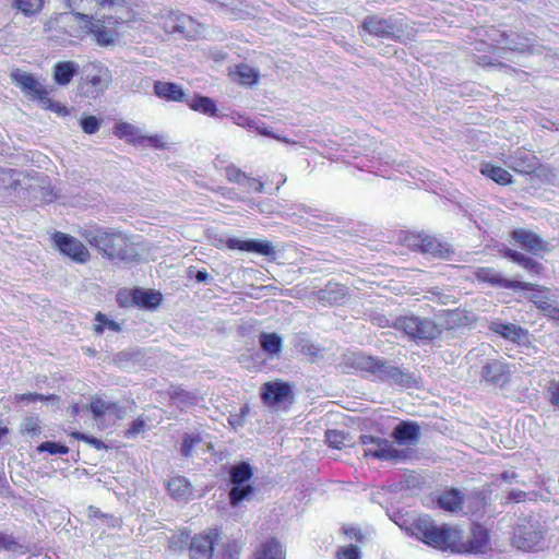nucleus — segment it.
<instances>
[{"mask_svg":"<svg viewBox=\"0 0 559 559\" xmlns=\"http://www.w3.org/2000/svg\"><path fill=\"white\" fill-rule=\"evenodd\" d=\"M409 531L430 547L443 551H461V531L448 524L438 525L429 515L418 516L411 524Z\"/></svg>","mask_w":559,"mask_h":559,"instance_id":"1","label":"nucleus"},{"mask_svg":"<svg viewBox=\"0 0 559 559\" xmlns=\"http://www.w3.org/2000/svg\"><path fill=\"white\" fill-rule=\"evenodd\" d=\"M80 235L92 247L110 259L124 260L130 257L128 238L119 231L99 226H86L80 230Z\"/></svg>","mask_w":559,"mask_h":559,"instance_id":"2","label":"nucleus"},{"mask_svg":"<svg viewBox=\"0 0 559 559\" xmlns=\"http://www.w3.org/2000/svg\"><path fill=\"white\" fill-rule=\"evenodd\" d=\"M355 369L368 372L373 379L382 382H392L399 385H408L412 377L397 366L388 362L382 358H376L364 354H354L348 358Z\"/></svg>","mask_w":559,"mask_h":559,"instance_id":"3","label":"nucleus"},{"mask_svg":"<svg viewBox=\"0 0 559 559\" xmlns=\"http://www.w3.org/2000/svg\"><path fill=\"white\" fill-rule=\"evenodd\" d=\"M158 25L168 34H178L182 38L197 39L202 34V24L192 16L174 10H163Z\"/></svg>","mask_w":559,"mask_h":559,"instance_id":"4","label":"nucleus"},{"mask_svg":"<svg viewBox=\"0 0 559 559\" xmlns=\"http://www.w3.org/2000/svg\"><path fill=\"white\" fill-rule=\"evenodd\" d=\"M393 328L417 341H430L440 334V329L433 320L415 316H402L393 320Z\"/></svg>","mask_w":559,"mask_h":559,"instance_id":"5","label":"nucleus"},{"mask_svg":"<svg viewBox=\"0 0 559 559\" xmlns=\"http://www.w3.org/2000/svg\"><path fill=\"white\" fill-rule=\"evenodd\" d=\"M360 443L364 447V457H372L380 461L401 462L408 457V451L397 449L391 441L380 437L361 435Z\"/></svg>","mask_w":559,"mask_h":559,"instance_id":"6","label":"nucleus"},{"mask_svg":"<svg viewBox=\"0 0 559 559\" xmlns=\"http://www.w3.org/2000/svg\"><path fill=\"white\" fill-rule=\"evenodd\" d=\"M545 527L537 520H524L514 530L513 544L516 548L531 551L543 548Z\"/></svg>","mask_w":559,"mask_h":559,"instance_id":"7","label":"nucleus"},{"mask_svg":"<svg viewBox=\"0 0 559 559\" xmlns=\"http://www.w3.org/2000/svg\"><path fill=\"white\" fill-rule=\"evenodd\" d=\"M253 475L249 463L240 462L229 469L230 483L229 500L233 507L238 506L243 500H249L253 493V487L246 484Z\"/></svg>","mask_w":559,"mask_h":559,"instance_id":"8","label":"nucleus"},{"mask_svg":"<svg viewBox=\"0 0 559 559\" xmlns=\"http://www.w3.org/2000/svg\"><path fill=\"white\" fill-rule=\"evenodd\" d=\"M403 243L414 251L432 258L450 259L453 252L448 243H442L437 238L425 234L407 233L403 237Z\"/></svg>","mask_w":559,"mask_h":559,"instance_id":"9","label":"nucleus"},{"mask_svg":"<svg viewBox=\"0 0 559 559\" xmlns=\"http://www.w3.org/2000/svg\"><path fill=\"white\" fill-rule=\"evenodd\" d=\"M365 33L386 39H397L402 35V25L393 17L377 14L367 15L360 25Z\"/></svg>","mask_w":559,"mask_h":559,"instance_id":"10","label":"nucleus"},{"mask_svg":"<svg viewBox=\"0 0 559 559\" xmlns=\"http://www.w3.org/2000/svg\"><path fill=\"white\" fill-rule=\"evenodd\" d=\"M263 403L273 408H281L293 401V391L288 383L281 381L266 382L261 386Z\"/></svg>","mask_w":559,"mask_h":559,"instance_id":"11","label":"nucleus"},{"mask_svg":"<svg viewBox=\"0 0 559 559\" xmlns=\"http://www.w3.org/2000/svg\"><path fill=\"white\" fill-rule=\"evenodd\" d=\"M53 242L63 254L79 263H85L90 259V252L86 247L70 235L56 233L53 235Z\"/></svg>","mask_w":559,"mask_h":559,"instance_id":"12","label":"nucleus"},{"mask_svg":"<svg viewBox=\"0 0 559 559\" xmlns=\"http://www.w3.org/2000/svg\"><path fill=\"white\" fill-rule=\"evenodd\" d=\"M217 538L218 533L216 530H211L206 534L195 535L189 547L190 559H212Z\"/></svg>","mask_w":559,"mask_h":559,"instance_id":"13","label":"nucleus"},{"mask_svg":"<svg viewBox=\"0 0 559 559\" xmlns=\"http://www.w3.org/2000/svg\"><path fill=\"white\" fill-rule=\"evenodd\" d=\"M476 277L481 282H487L491 285L507 289H533L535 287L532 283L506 278L498 271L491 267L478 269Z\"/></svg>","mask_w":559,"mask_h":559,"instance_id":"14","label":"nucleus"},{"mask_svg":"<svg viewBox=\"0 0 559 559\" xmlns=\"http://www.w3.org/2000/svg\"><path fill=\"white\" fill-rule=\"evenodd\" d=\"M511 235L512 239L518 245L533 254H538L540 252L550 250L549 243L531 230L518 228L514 229Z\"/></svg>","mask_w":559,"mask_h":559,"instance_id":"15","label":"nucleus"},{"mask_svg":"<svg viewBox=\"0 0 559 559\" xmlns=\"http://www.w3.org/2000/svg\"><path fill=\"white\" fill-rule=\"evenodd\" d=\"M504 163L519 174H532L539 165L538 158L532 152L522 148L510 154Z\"/></svg>","mask_w":559,"mask_h":559,"instance_id":"16","label":"nucleus"},{"mask_svg":"<svg viewBox=\"0 0 559 559\" xmlns=\"http://www.w3.org/2000/svg\"><path fill=\"white\" fill-rule=\"evenodd\" d=\"M13 81L21 87V90L32 99L40 103L46 95L49 94L48 90L40 84V82L32 74L26 72H15L12 74Z\"/></svg>","mask_w":559,"mask_h":559,"instance_id":"17","label":"nucleus"},{"mask_svg":"<svg viewBox=\"0 0 559 559\" xmlns=\"http://www.w3.org/2000/svg\"><path fill=\"white\" fill-rule=\"evenodd\" d=\"M72 13L84 22L92 19V11L97 8L114 7L118 0H66Z\"/></svg>","mask_w":559,"mask_h":559,"instance_id":"18","label":"nucleus"},{"mask_svg":"<svg viewBox=\"0 0 559 559\" xmlns=\"http://www.w3.org/2000/svg\"><path fill=\"white\" fill-rule=\"evenodd\" d=\"M391 436L401 445H414L419 441L420 426L415 421H401Z\"/></svg>","mask_w":559,"mask_h":559,"instance_id":"19","label":"nucleus"},{"mask_svg":"<svg viewBox=\"0 0 559 559\" xmlns=\"http://www.w3.org/2000/svg\"><path fill=\"white\" fill-rule=\"evenodd\" d=\"M490 331L501 335L503 338L514 343H522L527 338V332L513 323H506L500 320H495L489 325Z\"/></svg>","mask_w":559,"mask_h":559,"instance_id":"20","label":"nucleus"},{"mask_svg":"<svg viewBox=\"0 0 559 559\" xmlns=\"http://www.w3.org/2000/svg\"><path fill=\"white\" fill-rule=\"evenodd\" d=\"M229 249H238L241 251L257 252L263 255L274 253V248L269 241L241 240L238 238H229L226 242Z\"/></svg>","mask_w":559,"mask_h":559,"instance_id":"21","label":"nucleus"},{"mask_svg":"<svg viewBox=\"0 0 559 559\" xmlns=\"http://www.w3.org/2000/svg\"><path fill=\"white\" fill-rule=\"evenodd\" d=\"M535 287L530 289L532 294L528 296L530 301H532L536 307L542 310L546 316L551 319L559 318V308L555 305V302L545 294V290L542 289L540 286L533 284Z\"/></svg>","mask_w":559,"mask_h":559,"instance_id":"22","label":"nucleus"},{"mask_svg":"<svg viewBox=\"0 0 559 559\" xmlns=\"http://www.w3.org/2000/svg\"><path fill=\"white\" fill-rule=\"evenodd\" d=\"M464 503V493L456 489L450 488L441 492L437 498V504L447 512H457L462 510Z\"/></svg>","mask_w":559,"mask_h":559,"instance_id":"23","label":"nucleus"},{"mask_svg":"<svg viewBox=\"0 0 559 559\" xmlns=\"http://www.w3.org/2000/svg\"><path fill=\"white\" fill-rule=\"evenodd\" d=\"M461 548L473 554H485L489 549L488 532L480 525H474L472 528V536L467 545L461 543Z\"/></svg>","mask_w":559,"mask_h":559,"instance_id":"24","label":"nucleus"},{"mask_svg":"<svg viewBox=\"0 0 559 559\" xmlns=\"http://www.w3.org/2000/svg\"><path fill=\"white\" fill-rule=\"evenodd\" d=\"M80 66L75 61H60L53 66V81L61 86L68 85L79 73Z\"/></svg>","mask_w":559,"mask_h":559,"instance_id":"25","label":"nucleus"},{"mask_svg":"<svg viewBox=\"0 0 559 559\" xmlns=\"http://www.w3.org/2000/svg\"><path fill=\"white\" fill-rule=\"evenodd\" d=\"M154 92L158 97L165 98L167 100H173V102H183V100L186 102L187 100V99H185V93H183L182 88L178 84H175V83L157 81L154 84Z\"/></svg>","mask_w":559,"mask_h":559,"instance_id":"26","label":"nucleus"},{"mask_svg":"<svg viewBox=\"0 0 559 559\" xmlns=\"http://www.w3.org/2000/svg\"><path fill=\"white\" fill-rule=\"evenodd\" d=\"M508 372L507 365L500 360H489L483 366L481 376L490 383L503 381Z\"/></svg>","mask_w":559,"mask_h":559,"instance_id":"27","label":"nucleus"},{"mask_svg":"<svg viewBox=\"0 0 559 559\" xmlns=\"http://www.w3.org/2000/svg\"><path fill=\"white\" fill-rule=\"evenodd\" d=\"M253 559H285V551L278 540L271 538L261 544Z\"/></svg>","mask_w":559,"mask_h":559,"instance_id":"28","label":"nucleus"},{"mask_svg":"<svg viewBox=\"0 0 559 559\" xmlns=\"http://www.w3.org/2000/svg\"><path fill=\"white\" fill-rule=\"evenodd\" d=\"M259 344L261 349L273 358L278 356L282 352L283 340L276 333L262 332L259 335Z\"/></svg>","mask_w":559,"mask_h":559,"instance_id":"29","label":"nucleus"},{"mask_svg":"<svg viewBox=\"0 0 559 559\" xmlns=\"http://www.w3.org/2000/svg\"><path fill=\"white\" fill-rule=\"evenodd\" d=\"M168 491L170 496L175 499L187 500L192 495L191 485L187 478L182 476H176L169 479L168 481Z\"/></svg>","mask_w":559,"mask_h":559,"instance_id":"30","label":"nucleus"},{"mask_svg":"<svg viewBox=\"0 0 559 559\" xmlns=\"http://www.w3.org/2000/svg\"><path fill=\"white\" fill-rule=\"evenodd\" d=\"M233 80L242 85H252L258 82L259 71L246 63L236 66L230 72Z\"/></svg>","mask_w":559,"mask_h":559,"instance_id":"31","label":"nucleus"},{"mask_svg":"<svg viewBox=\"0 0 559 559\" xmlns=\"http://www.w3.org/2000/svg\"><path fill=\"white\" fill-rule=\"evenodd\" d=\"M186 103L192 110L199 111L203 115L215 117L217 114L216 104L210 97L195 95L192 98L187 99Z\"/></svg>","mask_w":559,"mask_h":559,"instance_id":"32","label":"nucleus"},{"mask_svg":"<svg viewBox=\"0 0 559 559\" xmlns=\"http://www.w3.org/2000/svg\"><path fill=\"white\" fill-rule=\"evenodd\" d=\"M170 401L180 408H188L199 403V396L197 393L177 388L170 393Z\"/></svg>","mask_w":559,"mask_h":559,"instance_id":"33","label":"nucleus"},{"mask_svg":"<svg viewBox=\"0 0 559 559\" xmlns=\"http://www.w3.org/2000/svg\"><path fill=\"white\" fill-rule=\"evenodd\" d=\"M133 302L144 308H154L162 301V295L153 290L135 289L132 294Z\"/></svg>","mask_w":559,"mask_h":559,"instance_id":"34","label":"nucleus"},{"mask_svg":"<svg viewBox=\"0 0 559 559\" xmlns=\"http://www.w3.org/2000/svg\"><path fill=\"white\" fill-rule=\"evenodd\" d=\"M93 68L97 71L95 74H87V83L94 86L96 91L106 90L111 81L109 70L99 64H93Z\"/></svg>","mask_w":559,"mask_h":559,"instance_id":"35","label":"nucleus"},{"mask_svg":"<svg viewBox=\"0 0 559 559\" xmlns=\"http://www.w3.org/2000/svg\"><path fill=\"white\" fill-rule=\"evenodd\" d=\"M480 173L499 185H508L512 179V176L508 170L492 164H484L480 168Z\"/></svg>","mask_w":559,"mask_h":559,"instance_id":"36","label":"nucleus"},{"mask_svg":"<svg viewBox=\"0 0 559 559\" xmlns=\"http://www.w3.org/2000/svg\"><path fill=\"white\" fill-rule=\"evenodd\" d=\"M346 296V287L336 283H329L320 290V299L329 302H340Z\"/></svg>","mask_w":559,"mask_h":559,"instance_id":"37","label":"nucleus"},{"mask_svg":"<svg viewBox=\"0 0 559 559\" xmlns=\"http://www.w3.org/2000/svg\"><path fill=\"white\" fill-rule=\"evenodd\" d=\"M85 27L95 35L97 44L107 46L114 43L112 33L98 23L93 22V17L85 21Z\"/></svg>","mask_w":559,"mask_h":559,"instance_id":"38","label":"nucleus"},{"mask_svg":"<svg viewBox=\"0 0 559 559\" xmlns=\"http://www.w3.org/2000/svg\"><path fill=\"white\" fill-rule=\"evenodd\" d=\"M115 134L119 138H126L134 144H140L141 136L139 130L130 123H119L115 127Z\"/></svg>","mask_w":559,"mask_h":559,"instance_id":"39","label":"nucleus"},{"mask_svg":"<svg viewBox=\"0 0 559 559\" xmlns=\"http://www.w3.org/2000/svg\"><path fill=\"white\" fill-rule=\"evenodd\" d=\"M520 266H522L524 270H526L532 275H543L545 267L542 263L538 261L525 255L524 253L520 258L519 262L516 263Z\"/></svg>","mask_w":559,"mask_h":559,"instance_id":"40","label":"nucleus"},{"mask_svg":"<svg viewBox=\"0 0 559 559\" xmlns=\"http://www.w3.org/2000/svg\"><path fill=\"white\" fill-rule=\"evenodd\" d=\"M117 408V404L106 402L102 399H94L90 404V409L93 413L95 418H99L107 412H115Z\"/></svg>","mask_w":559,"mask_h":559,"instance_id":"41","label":"nucleus"},{"mask_svg":"<svg viewBox=\"0 0 559 559\" xmlns=\"http://www.w3.org/2000/svg\"><path fill=\"white\" fill-rule=\"evenodd\" d=\"M95 320L98 322L96 325H95V332L97 334L99 333H103V331L105 329H108L110 331H114V332H119L121 330L119 323H117L116 321L114 320H110L108 319L105 314H103L102 312H98L96 314V318Z\"/></svg>","mask_w":559,"mask_h":559,"instance_id":"42","label":"nucleus"},{"mask_svg":"<svg viewBox=\"0 0 559 559\" xmlns=\"http://www.w3.org/2000/svg\"><path fill=\"white\" fill-rule=\"evenodd\" d=\"M0 550L24 552L23 547L14 539L12 535L0 531Z\"/></svg>","mask_w":559,"mask_h":559,"instance_id":"43","label":"nucleus"},{"mask_svg":"<svg viewBox=\"0 0 559 559\" xmlns=\"http://www.w3.org/2000/svg\"><path fill=\"white\" fill-rule=\"evenodd\" d=\"M14 2L19 10L25 15H29L41 9L44 0H14Z\"/></svg>","mask_w":559,"mask_h":559,"instance_id":"44","label":"nucleus"},{"mask_svg":"<svg viewBox=\"0 0 559 559\" xmlns=\"http://www.w3.org/2000/svg\"><path fill=\"white\" fill-rule=\"evenodd\" d=\"M201 442L200 435L194 433H187L183 437V442L181 445V454L186 457H189L192 455V451L194 447H197Z\"/></svg>","mask_w":559,"mask_h":559,"instance_id":"45","label":"nucleus"},{"mask_svg":"<svg viewBox=\"0 0 559 559\" xmlns=\"http://www.w3.org/2000/svg\"><path fill=\"white\" fill-rule=\"evenodd\" d=\"M346 437L342 431L338 430H328L325 432V441L326 443L334 449H342L345 443Z\"/></svg>","mask_w":559,"mask_h":559,"instance_id":"46","label":"nucleus"},{"mask_svg":"<svg viewBox=\"0 0 559 559\" xmlns=\"http://www.w3.org/2000/svg\"><path fill=\"white\" fill-rule=\"evenodd\" d=\"M337 559H361V552L358 546L348 545L338 547L336 550Z\"/></svg>","mask_w":559,"mask_h":559,"instance_id":"47","label":"nucleus"},{"mask_svg":"<svg viewBox=\"0 0 559 559\" xmlns=\"http://www.w3.org/2000/svg\"><path fill=\"white\" fill-rule=\"evenodd\" d=\"M38 452H48L50 454H67L69 452V448L64 444L46 441L38 445Z\"/></svg>","mask_w":559,"mask_h":559,"instance_id":"48","label":"nucleus"},{"mask_svg":"<svg viewBox=\"0 0 559 559\" xmlns=\"http://www.w3.org/2000/svg\"><path fill=\"white\" fill-rule=\"evenodd\" d=\"M39 104L43 106V108L49 109L59 116H67L69 114V111L64 105H62L61 103L51 100L48 97V95H46L45 98L41 99Z\"/></svg>","mask_w":559,"mask_h":559,"instance_id":"49","label":"nucleus"},{"mask_svg":"<svg viewBox=\"0 0 559 559\" xmlns=\"http://www.w3.org/2000/svg\"><path fill=\"white\" fill-rule=\"evenodd\" d=\"M231 121L240 127L252 130L253 127H258V120L250 119L248 116L240 112H233L230 115Z\"/></svg>","mask_w":559,"mask_h":559,"instance_id":"50","label":"nucleus"},{"mask_svg":"<svg viewBox=\"0 0 559 559\" xmlns=\"http://www.w3.org/2000/svg\"><path fill=\"white\" fill-rule=\"evenodd\" d=\"M22 432L35 436L40 432L39 419L37 417H27L22 425Z\"/></svg>","mask_w":559,"mask_h":559,"instance_id":"51","label":"nucleus"},{"mask_svg":"<svg viewBox=\"0 0 559 559\" xmlns=\"http://www.w3.org/2000/svg\"><path fill=\"white\" fill-rule=\"evenodd\" d=\"M226 177L229 181L236 182L238 185H243L247 179L246 174L234 166L226 168Z\"/></svg>","mask_w":559,"mask_h":559,"instance_id":"52","label":"nucleus"},{"mask_svg":"<svg viewBox=\"0 0 559 559\" xmlns=\"http://www.w3.org/2000/svg\"><path fill=\"white\" fill-rule=\"evenodd\" d=\"M81 127L87 134H94L99 129V121L94 116H88L81 120Z\"/></svg>","mask_w":559,"mask_h":559,"instance_id":"53","label":"nucleus"},{"mask_svg":"<svg viewBox=\"0 0 559 559\" xmlns=\"http://www.w3.org/2000/svg\"><path fill=\"white\" fill-rule=\"evenodd\" d=\"M254 131H257L259 134H262V135H265V136H270V138H273V139H276L278 141H283V142H286V143H292L288 139L286 138H281L280 135H276L270 128L266 127V124L262 121H258V127H253Z\"/></svg>","mask_w":559,"mask_h":559,"instance_id":"54","label":"nucleus"},{"mask_svg":"<svg viewBox=\"0 0 559 559\" xmlns=\"http://www.w3.org/2000/svg\"><path fill=\"white\" fill-rule=\"evenodd\" d=\"M140 145L152 146L155 148H162V147H164L163 136H159V135L141 136Z\"/></svg>","mask_w":559,"mask_h":559,"instance_id":"55","label":"nucleus"},{"mask_svg":"<svg viewBox=\"0 0 559 559\" xmlns=\"http://www.w3.org/2000/svg\"><path fill=\"white\" fill-rule=\"evenodd\" d=\"M547 392L551 404L559 407V382H550Z\"/></svg>","mask_w":559,"mask_h":559,"instance_id":"56","label":"nucleus"},{"mask_svg":"<svg viewBox=\"0 0 559 559\" xmlns=\"http://www.w3.org/2000/svg\"><path fill=\"white\" fill-rule=\"evenodd\" d=\"M72 436L75 439H78V440H83V441L94 445L98 450L105 448L104 442L100 441L99 439L94 438V437H90V436H86V435L81 433V432H73Z\"/></svg>","mask_w":559,"mask_h":559,"instance_id":"57","label":"nucleus"},{"mask_svg":"<svg viewBox=\"0 0 559 559\" xmlns=\"http://www.w3.org/2000/svg\"><path fill=\"white\" fill-rule=\"evenodd\" d=\"M372 322L380 328H386V326H391V325L393 326V321H391L385 316L379 314V313L372 316Z\"/></svg>","mask_w":559,"mask_h":559,"instance_id":"58","label":"nucleus"},{"mask_svg":"<svg viewBox=\"0 0 559 559\" xmlns=\"http://www.w3.org/2000/svg\"><path fill=\"white\" fill-rule=\"evenodd\" d=\"M243 187L248 189H252L255 192H262L263 191V183L254 178L247 177L246 182L242 185Z\"/></svg>","mask_w":559,"mask_h":559,"instance_id":"59","label":"nucleus"},{"mask_svg":"<svg viewBox=\"0 0 559 559\" xmlns=\"http://www.w3.org/2000/svg\"><path fill=\"white\" fill-rule=\"evenodd\" d=\"M502 39L499 40V44L504 45V47L509 48L510 50H522L523 48L520 47L518 44H515L513 40H511L509 35L502 34Z\"/></svg>","mask_w":559,"mask_h":559,"instance_id":"60","label":"nucleus"},{"mask_svg":"<svg viewBox=\"0 0 559 559\" xmlns=\"http://www.w3.org/2000/svg\"><path fill=\"white\" fill-rule=\"evenodd\" d=\"M501 252L503 253L504 257L509 258L514 263H518L520 258L523 254V253H521L519 251H515V250H512L510 248H504V249L501 250Z\"/></svg>","mask_w":559,"mask_h":559,"instance_id":"61","label":"nucleus"},{"mask_svg":"<svg viewBox=\"0 0 559 559\" xmlns=\"http://www.w3.org/2000/svg\"><path fill=\"white\" fill-rule=\"evenodd\" d=\"M46 399L47 397L45 395L39 394V393H27V394H22L20 396V401H25L27 403L35 402V401H43Z\"/></svg>","mask_w":559,"mask_h":559,"instance_id":"62","label":"nucleus"},{"mask_svg":"<svg viewBox=\"0 0 559 559\" xmlns=\"http://www.w3.org/2000/svg\"><path fill=\"white\" fill-rule=\"evenodd\" d=\"M145 423L143 420L136 419L132 421L128 433H139L144 429Z\"/></svg>","mask_w":559,"mask_h":559,"instance_id":"63","label":"nucleus"},{"mask_svg":"<svg viewBox=\"0 0 559 559\" xmlns=\"http://www.w3.org/2000/svg\"><path fill=\"white\" fill-rule=\"evenodd\" d=\"M194 278L199 283H205L210 280V274L205 270L195 271Z\"/></svg>","mask_w":559,"mask_h":559,"instance_id":"64","label":"nucleus"}]
</instances>
